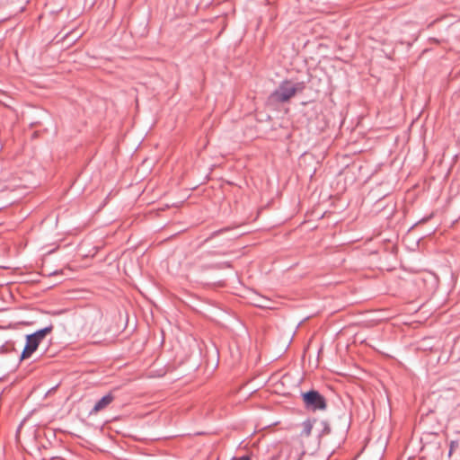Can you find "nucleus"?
<instances>
[{
  "instance_id": "nucleus-13",
  "label": "nucleus",
  "mask_w": 460,
  "mask_h": 460,
  "mask_svg": "<svg viewBox=\"0 0 460 460\" xmlns=\"http://www.w3.org/2000/svg\"><path fill=\"white\" fill-rule=\"evenodd\" d=\"M234 460H251V456L249 455H245L240 457H235Z\"/></svg>"
},
{
  "instance_id": "nucleus-4",
  "label": "nucleus",
  "mask_w": 460,
  "mask_h": 460,
  "mask_svg": "<svg viewBox=\"0 0 460 460\" xmlns=\"http://www.w3.org/2000/svg\"><path fill=\"white\" fill-rule=\"evenodd\" d=\"M114 400V396L111 394H108L102 397L99 401L96 402L93 408L91 410L90 414H95L102 410H104L108 405H110Z\"/></svg>"
},
{
  "instance_id": "nucleus-16",
  "label": "nucleus",
  "mask_w": 460,
  "mask_h": 460,
  "mask_svg": "<svg viewBox=\"0 0 460 460\" xmlns=\"http://www.w3.org/2000/svg\"><path fill=\"white\" fill-rule=\"evenodd\" d=\"M149 185H151V181L148 182V184L146 186H145V189H147V187H149Z\"/></svg>"
},
{
  "instance_id": "nucleus-17",
  "label": "nucleus",
  "mask_w": 460,
  "mask_h": 460,
  "mask_svg": "<svg viewBox=\"0 0 460 460\" xmlns=\"http://www.w3.org/2000/svg\"><path fill=\"white\" fill-rule=\"evenodd\" d=\"M297 460H300V458H299V459H297Z\"/></svg>"
},
{
  "instance_id": "nucleus-10",
  "label": "nucleus",
  "mask_w": 460,
  "mask_h": 460,
  "mask_svg": "<svg viewBox=\"0 0 460 460\" xmlns=\"http://www.w3.org/2000/svg\"><path fill=\"white\" fill-rule=\"evenodd\" d=\"M211 268L217 269V270L229 269V268H232V264L228 261H224V262L216 263V264L212 265Z\"/></svg>"
},
{
  "instance_id": "nucleus-14",
  "label": "nucleus",
  "mask_w": 460,
  "mask_h": 460,
  "mask_svg": "<svg viewBox=\"0 0 460 460\" xmlns=\"http://www.w3.org/2000/svg\"><path fill=\"white\" fill-rule=\"evenodd\" d=\"M164 369H161V371H160V373L158 374V376H164Z\"/></svg>"
},
{
  "instance_id": "nucleus-8",
  "label": "nucleus",
  "mask_w": 460,
  "mask_h": 460,
  "mask_svg": "<svg viewBox=\"0 0 460 460\" xmlns=\"http://www.w3.org/2000/svg\"><path fill=\"white\" fill-rule=\"evenodd\" d=\"M320 426L322 427V429L318 434L319 438L331 433V427L327 420H321Z\"/></svg>"
},
{
  "instance_id": "nucleus-15",
  "label": "nucleus",
  "mask_w": 460,
  "mask_h": 460,
  "mask_svg": "<svg viewBox=\"0 0 460 460\" xmlns=\"http://www.w3.org/2000/svg\"><path fill=\"white\" fill-rule=\"evenodd\" d=\"M430 40H434V41H436L437 43H438V42H439L438 40H436V39H434V38H431V39H430Z\"/></svg>"
},
{
  "instance_id": "nucleus-7",
  "label": "nucleus",
  "mask_w": 460,
  "mask_h": 460,
  "mask_svg": "<svg viewBox=\"0 0 460 460\" xmlns=\"http://www.w3.org/2000/svg\"><path fill=\"white\" fill-rule=\"evenodd\" d=\"M316 420H314L311 421L310 420H307L302 423L303 430L301 431V436L309 437L312 432L313 429V422H315Z\"/></svg>"
},
{
  "instance_id": "nucleus-12",
  "label": "nucleus",
  "mask_w": 460,
  "mask_h": 460,
  "mask_svg": "<svg viewBox=\"0 0 460 460\" xmlns=\"http://www.w3.org/2000/svg\"><path fill=\"white\" fill-rule=\"evenodd\" d=\"M224 231H225L224 229H221V230H218V231H215V232H213V233L211 234V235H210V236H209L206 241H208V240H209V239H211V238H213V237L217 236V234H219L220 233H222V232H224Z\"/></svg>"
},
{
  "instance_id": "nucleus-6",
  "label": "nucleus",
  "mask_w": 460,
  "mask_h": 460,
  "mask_svg": "<svg viewBox=\"0 0 460 460\" xmlns=\"http://www.w3.org/2000/svg\"><path fill=\"white\" fill-rule=\"evenodd\" d=\"M53 325L49 324V326L42 328L40 330L36 331L35 332L31 333L32 336H34L40 342H41L44 338L49 334L53 331Z\"/></svg>"
},
{
  "instance_id": "nucleus-1",
  "label": "nucleus",
  "mask_w": 460,
  "mask_h": 460,
  "mask_svg": "<svg viewBox=\"0 0 460 460\" xmlns=\"http://www.w3.org/2000/svg\"><path fill=\"white\" fill-rule=\"evenodd\" d=\"M301 397L307 411H325L327 409V402L325 397L317 390L311 389L301 394Z\"/></svg>"
},
{
  "instance_id": "nucleus-3",
  "label": "nucleus",
  "mask_w": 460,
  "mask_h": 460,
  "mask_svg": "<svg viewBox=\"0 0 460 460\" xmlns=\"http://www.w3.org/2000/svg\"><path fill=\"white\" fill-rule=\"evenodd\" d=\"M40 343L32 334L26 335V343L21 354V360L29 358L37 350Z\"/></svg>"
},
{
  "instance_id": "nucleus-5",
  "label": "nucleus",
  "mask_w": 460,
  "mask_h": 460,
  "mask_svg": "<svg viewBox=\"0 0 460 460\" xmlns=\"http://www.w3.org/2000/svg\"><path fill=\"white\" fill-rule=\"evenodd\" d=\"M103 318L101 313H96L93 316V323L89 326V332L95 336L103 331Z\"/></svg>"
},
{
  "instance_id": "nucleus-9",
  "label": "nucleus",
  "mask_w": 460,
  "mask_h": 460,
  "mask_svg": "<svg viewBox=\"0 0 460 460\" xmlns=\"http://www.w3.org/2000/svg\"><path fill=\"white\" fill-rule=\"evenodd\" d=\"M292 88L294 89V93L295 95L297 93H303L304 90L305 89V83L301 81V82H296V83H293L292 82Z\"/></svg>"
},
{
  "instance_id": "nucleus-11",
  "label": "nucleus",
  "mask_w": 460,
  "mask_h": 460,
  "mask_svg": "<svg viewBox=\"0 0 460 460\" xmlns=\"http://www.w3.org/2000/svg\"><path fill=\"white\" fill-rule=\"evenodd\" d=\"M459 447L458 440H452L449 445L448 456H451L453 452Z\"/></svg>"
},
{
  "instance_id": "nucleus-2",
  "label": "nucleus",
  "mask_w": 460,
  "mask_h": 460,
  "mask_svg": "<svg viewBox=\"0 0 460 460\" xmlns=\"http://www.w3.org/2000/svg\"><path fill=\"white\" fill-rule=\"evenodd\" d=\"M293 96H295L294 89L292 88V81L284 80L279 87L273 91L270 95V100L276 102H287Z\"/></svg>"
}]
</instances>
